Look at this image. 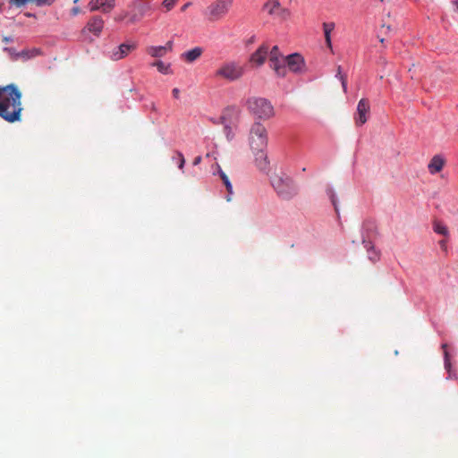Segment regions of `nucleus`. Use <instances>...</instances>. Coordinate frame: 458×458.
<instances>
[{"mask_svg":"<svg viewBox=\"0 0 458 458\" xmlns=\"http://www.w3.org/2000/svg\"><path fill=\"white\" fill-rule=\"evenodd\" d=\"M172 94H173L174 98H179L180 90L175 88V89H173Z\"/></svg>","mask_w":458,"mask_h":458,"instance_id":"35","label":"nucleus"},{"mask_svg":"<svg viewBox=\"0 0 458 458\" xmlns=\"http://www.w3.org/2000/svg\"><path fill=\"white\" fill-rule=\"evenodd\" d=\"M284 60L285 67L293 72H301L304 66V60L299 54L289 55Z\"/></svg>","mask_w":458,"mask_h":458,"instance_id":"12","label":"nucleus"},{"mask_svg":"<svg viewBox=\"0 0 458 458\" xmlns=\"http://www.w3.org/2000/svg\"><path fill=\"white\" fill-rule=\"evenodd\" d=\"M152 65L156 66L157 68L158 72L161 73H164V74L169 73V67H170L169 64H166L162 61H157V62L153 63Z\"/></svg>","mask_w":458,"mask_h":458,"instance_id":"26","label":"nucleus"},{"mask_svg":"<svg viewBox=\"0 0 458 458\" xmlns=\"http://www.w3.org/2000/svg\"><path fill=\"white\" fill-rule=\"evenodd\" d=\"M246 106L248 110L259 119L267 120L275 114L271 103L263 98H250L246 101Z\"/></svg>","mask_w":458,"mask_h":458,"instance_id":"3","label":"nucleus"},{"mask_svg":"<svg viewBox=\"0 0 458 458\" xmlns=\"http://www.w3.org/2000/svg\"><path fill=\"white\" fill-rule=\"evenodd\" d=\"M285 57H284L278 49L277 46H274L269 51L270 67L276 72L278 76H284L286 74Z\"/></svg>","mask_w":458,"mask_h":458,"instance_id":"7","label":"nucleus"},{"mask_svg":"<svg viewBox=\"0 0 458 458\" xmlns=\"http://www.w3.org/2000/svg\"><path fill=\"white\" fill-rule=\"evenodd\" d=\"M41 54L40 50L38 48H33L27 51H22L21 55L25 56L26 58H32L35 56H38Z\"/></svg>","mask_w":458,"mask_h":458,"instance_id":"28","label":"nucleus"},{"mask_svg":"<svg viewBox=\"0 0 458 458\" xmlns=\"http://www.w3.org/2000/svg\"><path fill=\"white\" fill-rule=\"evenodd\" d=\"M177 0H164L162 5L165 8V11L168 12L174 8Z\"/></svg>","mask_w":458,"mask_h":458,"instance_id":"29","label":"nucleus"},{"mask_svg":"<svg viewBox=\"0 0 458 458\" xmlns=\"http://www.w3.org/2000/svg\"><path fill=\"white\" fill-rule=\"evenodd\" d=\"M234 0H215L205 11L209 21H217L225 17L233 4Z\"/></svg>","mask_w":458,"mask_h":458,"instance_id":"5","label":"nucleus"},{"mask_svg":"<svg viewBox=\"0 0 458 458\" xmlns=\"http://www.w3.org/2000/svg\"><path fill=\"white\" fill-rule=\"evenodd\" d=\"M115 6V0H90L89 8L90 12L101 11L102 13H108Z\"/></svg>","mask_w":458,"mask_h":458,"instance_id":"9","label":"nucleus"},{"mask_svg":"<svg viewBox=\"0 0 458 458\" xmlns=\"http://www.w3.org/2000/svg\"><path fill=\"white\" fill-rule=\"evenodd\" d=\"M365 247L368 249L369 259L376 262L379 259V254L374 250L373 246L370 245V242L366 243Z\"/></svg>","mask_w":458,"mask_h":458,"instance_id":"25","label":"nucleus"},{"mask_svg":"<svg viewBox=\"0 0 458 458\" xmlns=\"http://www.w3.org/2000/svg\"><path fill=\"white\" fill-rule=\"evenodd\" d=\"M264 8L267 10V13L270 15L279 17L281 19H285L289 13L286 9L281 7V4L278 0H268Z\"/></svg>","mask_w":458,"mask_h":458,"instance_id":"10","label":"nucleus"},{"mask_svg":"<svg viewBox=\"0 0 458 458\" xmlns=\"http://www.w3.org/2000/svg\"><path fill=\"white\" fill-rule=\"evenodd\" d=\"M338 75L340 76V80L342 81V86L344 88V90L346 91L347 81L344 76L341 75V66H338Z\"/></svg>","mask_w":458,"mask_h":458,"instance_id":"31","label":"nucleus"},{"mask_svg":"<svg viewBox=\"0 0 458 458\" xmlns=\"http://www.w3.org/2000/svg\"><path fill=\"white\" fill-rule=\"evenodd\" d=\"M272 186L283 199H291L298 192L297 186L287 175H276L271 181Z\"/></svg>","mask_w":458,"mask_h":458,"instance_id":"4","label":"nucleus"},{"mask_svg":"<svg viewBox=\"0 0 458 458\" xmlns=\"http://www.w3.org/2000/svg\"><path fill=\"white\" fill-rule=\"evenodd\" d=\"M21 91L17 85L11 83L0 86V117L7 123H13L22 119L23 106Z\"/></svg>","mask_w":458,"mask_h":458,"instance_id":"1","label":"nucleus"},{"mask_svg":"<svg viewBox=\"0 0 458 458\" xmlns=\"http://www.w3.org/2000/svg\"><path fill=\"white\" fill-rule=\"evenodd\" d=\"M216 166H217V170H218L217 173H218L220 178L222 179L228 193H230V194L233 193V186L229 181L228 176L225 174V173L221 169V167L218 165H216Z\"/></svg>","mask_w":458,"mask_h":458,"instance_id":"22","label":"nucleus"},{"mask_svg":"<svg viewBox=\"0 0 458 458\" xmlns=\"http://www.w3.org/2000/svg\"><path fill=\"white\" fill-rule=\"evenodd\" d=\"M447 347H448L447 344H442V349L444 351L445 369L447 370V372L449 373V377H452V363H451V360H450V355H449V352L447 351Z\"/></svg>","mask_w":458,"mask_h":458,"instance_id":"21","label":"nucleus"},{"mask_svg":"<svg viewBox=\"0 0 458 458\" xmlns=\"http://www.w3.org/2000/svg\"><path fill=\"white\" fill-rule=\"evenodd\" d=\"M219 123L224 125V133L225 134L226 139L228 140H232L233 136H234V134H233L232 127L225 123V116H221L220 117V122Z\"/></svg>","mask_w":458,"mask_h":458,"instance_id":"23","label":"nucleus"},{"mask_svg":"<svg viewBox=\"0 0 458 458\" xmlns=\"http://www.w3.org/2000/svg\"><path fill=\"white\" fill-rule=\"evenodd\" d=\"M176 154L178 157V167L182 170L185 164V158H184L182 153L177 151Z\"/></svg>","mask_w":458,"mask_h":458,"instance_id":"30","label":"nucleus"},{"mask_svg":"<svg viewBox=\"0 0 458 458\" xmlns=\"http://www.w3.org/2000/svg\"><path fill=\"white\" fill-rule=\"evenodd\" d=\"M245 72L244 67L236 62L224 63L215 72V76L229 81L240 80Z\"/></svg>","mask_w":458,"mask_h":458,"instance_id":"6","label":"nucleus"},{"mask_svg":"<svg viewBox=\"0 0 458 458\" xmlns=\"http://www.w3.org/2000/svg\"><path fill=\"white\" fill-rule=\"evenodd\" d=\"M143 16V13H141L140 15H132L131 18H130V21L131 23H134V22H137L139 21Z\"/></svg>","mask_w":458,"mask_h":458,"instance_id":"32","label":"nucleus"},{"mask_svg":"<svg viewBox=\"0 0 458 458\" xmlns=\"http://www.w3.org/2000/svg\"><path fill=\"white\" fill-rule=\"evenodd\" d=\"M268 46L261 45L250 56V63L255 66H261L268 55Z\"/></svg>","mask_w":458,"mask_h":458,"instance_id":"13","label":"nucleus"},{"mask_svg":"<svg viewBox=\"0 0 458 458\" xmlns=\"http://www.w3.org/2000/svg\"><path fill=\"white\" fill-rule=\"evenodd\" d=\"M452 3L454 6H456V9L458 11V0H454Z\"/></svg>","mask_w":458,"mask_h":458,"instance_id":"38","label":"nucleus"},{"mask_svg":"<svg viewBox=\"0 0 458 458\" xmlns=\"http://www.w3.org/2000/svg\"><path fill=\"white\" fill-rule=\"evenodd\" d=\"M137 47L135 43H123L118 47L114 49L110 54V58L113 61H118L127 56L132 50Z\"/></svg>","mask_w":458,"mask_h":458,"instance_id":"11","label":"nucleus"},{"mask_svg":"<svg viewBox=\"0 0 458 458\" xmlns=\"http://www.w3.org/2000/svg\"><path fill=\"white\" fill-rule=\"evenodd\" d=\"M439 245L441 247L442 250H444L445 251H446L447 250V247H446V242L445 240H441L439 242Z\"/></svg>","mask_w":458,"mask_h":458,"instance_id":"34","label":"nucleus"},{"mask_svg":"<svg viewBox=\"0 0 458 458\" xmlns=\"http://www.w3.org/2000/svg\"><path fill=\"white\" fill-rule=\"evenodd\" d=\"M203 53V49L199 47H196L182 55V57L188 63L196 61Z\"/></svg>","mask_w":458,"mask_h":458,"instance_id":"18","label":"nucleus"},{"mask_svg":"<svg viewBox=\"0 0 458 458\" xmlns=\"http://www.w3.org/2000/svg\"><path fill=\"white\" fill-rule=\"evenodd\" d=\"M104 28V21L98 16L95 15L89 19L85 27V30H88L89 32L93 33L95 36L98 37Z\"/></svg>","mask_w":458,"mask_h":458,"instance_id":"15","label":"nucleus"},{"mask_svg":"<svg viewBox=\"0 0 458 458\" xmlns=\"http://www.w3.org/2000/svg\"><path fill=\"white\" fill-rule=\"evenodd\" d=\"M327 193L335 208V212L338 213V207H337L336 198H335L334 190L332 188H327Z\"/></svg>","mask_w":458,"mask_h":458,"instance_id":"27","label":"nucleus"},{"mask_svg":"<svg viewBox=\"0 0 458 458\" xmlns=\"http://www.w3.org/2000/svg\"><path fill=\"white\" fill-rule=\"evenodd\" d=\"M191 5V3H186L185 4H183L181 8V11L182 12H184L186 11V9Z\"/></svg>","mask_w":458,"mask_h":458,"instance_id":"36","label":"nucleus"},{"mask_svg":"<svg viewBox=\"0 0 458 458\" xmlns=\"http://www.w3.org/2000/svg\"><path fill=\"white\" fill-rule=\"evenodd\" d=\"M268 142V133L266 127L259 123H254L249 131L248 143L251 151L266 149Z\"/></svg>","mask_w":458,"mask_h":458,"instance_id":"2","label":"nucleus"},{"mask_svg":"<svg viewBox=\"0 0 458 458\" xmlns=\"http://www.w3.org/2000/svg\"><path fill=\"white\" fill-rule=\"evenodd\" d=\"M433 228H434L435 233H437L438 234H441L444 236L448 235V228L440 222H435Z\"/></svg>","mask_w":458,"mask_h":458,"instance_id":"24","label":"nucleus"},{"mask_svg":"<svg viewBox=\"0 0 458 458\" xmlns=\"http://www.w3.org/2000/svg\"><path fill=\"white\" fill-rule=\"evenodd\" d=\"M10 4L21 7L31 2L36 4L37 6L51 5L54 0H9Z\"/></svg>","mask_w":458,"mask_h":458,"instance_id":"19","label":"nucleus"},{"mask_svg":"<svg viewBox=\"0 0 458 458\" xmlns=\"http://www.w3.org/2000/svg\"><path fill=\"white\" fill-rule=\"evenodd\" d=\"M79 12H80V9L78 7H74L72 10V14H77V13H79Z\"/></svg>","mask_w":458,"mask_h":458,"instance_id":"37","label":"nucleus"},{"mask_svg":"<svg viewBox=\"0 0 458 458\" xmlns=\"http://www.w3.org/2000/svg\"><path fill=\"white\" fill-rule=\"evenodd\" d=\"M369 102L366 98H361L357 106V114L355 116V123L357 126L364 124L368 121L369 113Z\"/></svg>","mask_w":458,"mask_h":458,"instance_id":"8","label":"nucleus"},{"mask_svg":"<svg viewBox=\"0 0 458 458\" xmlns=\"http://www.w3.org/2000/svg\"><path fill=\"white\" fill-rule=\"evenodd\" d=\"M201 160H202V157H201L200 156L196 157L194 158V160H193V165H199V164H200V162H201Z\"/></svg>","mask_w":458,"mask_h":458,"instance_id":"33","label":"nucleus"},{"mask_svg":"<svg viewBox=\"0 0 458 458\" xmlns=\"http://www.w3.org/2000/svg\"><path fill=\"white\" fill-rule=\"evenodd\" d=\"M172 42L169 41L165 44V46H158V47H148L147 48V53L151 55L152 57H162L164 56L167 52L172 50Z\"/></svg>","mask_w":458,"mask_h":458,"instance_id":"16","label":"nucleus"},{"mask_svg":"<svg viewBox=\"0 0 458 458\" xmlns=\"http://www.w3.org/2000/svg\"><path fill=\"white\" fill-rule=\"evenodd\" d=\"M445 164V159L441 156L436 155L431 158V160L429 161V163L428 165V172L431 174H437L440 171H442Z\"/></svg>","mask_w":458,"mask_h":458,"instance_id":"17","label":"nucleus"},{"mask_svg":"<svg viewBox=\"0 0 458 458\" xmlns=\"http://www.w3.org/2000/svg\"><path fill=\"white\" fill-rule=\"evenodd\" d=\"M335 29V23L334 22H324L323 23V30L325 35V40L327 43V46L329 48H332V43H331V32Z\"/></svg>","mask_w":458,"mask_h":458,"instance_id":"20","label":"nucleus"},{"mask_svg":"<svg viewBox=\"0 0 458 458\" xmlns=\"http://www.w3.org/2000/svg\"><path fill=\"white\" fill-rule=\"evenodd\" d=\"M255 157V164L258 169L261 172H267L269 168V161L266 149L252 151Z\"/></svg>","mask_w":458,"mask_h":458,"instance_id":"14","label":"nucleus"}]
</instances>
